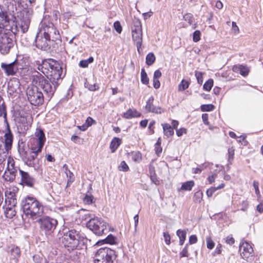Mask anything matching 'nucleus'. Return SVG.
Returning <instances> with one entry per match:
<instances>
[{
  "label": "nucleus",
  "instance_id": "nucleus-21",
  "mask_svg": "<svg viewBox=\"0 0 263 263\" xmlns=\"http://www.w3.org/2000/svg\"><path fill=\"white\" fill-rule=\"evenodd\" d=\"M132 37L135 44H136L137 50L139 51L142 43V31H138L132 32Z\"/></svg>",
  "mask_w": 263,
  "mask_h": 263
},
{
  "label": "nucleus",
  "instance_id": "nucleus-9",
  "mask_svg": "<svg viewBox=\"0 0 263 263\" xmlns=\"http://www.w3.org/2000/svg\"><path fill=\"white\" fill-rule=\"evenodd\" d=\"M40 30L51 40H53L54 47H59L61 43V37L59 30L54 24L50 22H42Z\"/></svg>",
  "mask_w": 263,
  "mask_h": 263
},
{
  "label": "nucleus",
  "instance_id": "nucleus-22",
  "mask_svg": "<svg viewBox=\"0 0 263 263\" xmlns=\"http://www.w3.org/2000/svg\"><path fill=\"white\" fill-rule=\"evenodd\" d=\"M141 116V114L136 109H128L123 115V117L129 119L133 118L139 117Z\"/></svg>",
  "mask_w": 263,
  "mask_h": 263
},
{
  "label": "nucleus",
  "instance_id": "nucleus-27",
  "mask_svg": "<svg viewBox=\"0 0 263 263\" xmlns=\"http://www.w3.org/2000/svg\"><path fill=\"white\" fill-rule=\"evenodd\" d=\"M176 234L179 238V245H183L186 239V230H178Z\"/></svg>",
  "mask_w": 263,
  "mask_h": 263
},
{
  "label": "nucleus",
  "instance_id": "nucleus-5",
  "mask_svg": "<svg viewBox=\"0 0 263 263\" xmlns=\"http://www.w3.org/2000/svg\"><path fill=\"white\" fill-rule=\"evenodd\" d=\"M20 30L14 28L13 30H0V53L5 55L14 46V36Z\"/></svg>",
  "mask_w": 263,
  "mask_h": 263
},
{
  "label": "nucleus",
  "instance_id": "nucleus-38",
  "mask_svg": "<svg viewBox=\"0 0 263 263\" xmlns=\"http://www.w3.org/2000/svg\"><path fill=\"white\" fill-rule=\"evenodd\" d=\"M16 214L15 211L11 206H8L6 209V217L9 218H12Z\"/></svg>",
  "mask_w": 263,
  "mask_h": 263
},
{
  "label": "nucleus",
  "instance_id": "nucleus-52",
  "mask_svg": "<svg viewBox=\"0 0 263 263\" xmlns=\"http://www.w3.org/2000/svg\"><path fill=\"white\" fill-rule=\"evenodd\" d=\"M217 190L215 189V187H211L210 189H208L206 194L208 197H211L213 194Z\"/></svg>",
  "mask_w": 263,
  "mask_h": 263
},
{
  "label": "nucleus",
  "instance_id": "nucleus-14",
  "mask_svg": "<svg viewBox=\"0 0 263 263\" xmlns=\"http://www.w3.org/2000/svg\"><path fill=\"white\" fill-rule=\"evenodd\" d=\"M18 62L16 59L9 64L2 63L1 67L7 76H14L18 71Z\"/></svg>",
  "mask_w": 263,
  "mask_h": 263
},
{
  "label": "nucleus",
  "instance_id": "nucleus-63",
  "mask_svg": "<svg viewBox=\"0 0 263 263\" xmlns=\"http://www.w3.org/2000/svg\"><path fill=\"white\" fill-rule=\"evenodd\" d=\"M208 118H209L208 114H202V121L206 125H209V123L208 122Z\"/></svg>",
  "mask_w": 263,
  "mask_h": 263
},
{
  "label": "nucleus",
  "instance_id": "nucleus-46",
  "mask_svg": "<svg viewBox=\"0 0 263 263\" xmlns=\"http://www.w3.org/2000/svg\"><path fill=\"white\" fill-rule=\"evenodd\" d=\"M203 73L200 71H195V77L197 79V82L199 84H201L203 82Z\"/></svg>",
  "mask_w": 263,
  "mask_h": 263
},
{
  "label": "nucleus",
  "instance_id": "nucleus-3",
  "mask_svg": "<svg viewBox=\"0 0 263 263\" xmlns=\"http://www.w3.org/2000/svg\"><path fill=\"white\" fill-rule=\"evenodd\" d=\"M21 205L24 214L32 219L41 217L44 213L43 205L33 197H26L22 201Z\"/></svg>",
  "mask_w": 263,
  "mask_h": 263
},
{
  "label": "nucleus",
  "instance_id": "nucleus-16",
  "mask_svg": "<svg viewBox=\"0 0 263 263\" xmlns=\"http://www.w3.org/2000/svg\"><path fill=\"white\" fill-rule=\"evenodd\" d=\"M35 136L36 138L34 141L33 146H36L38 148L39 151H42V148L44 145L46 138L43 129L40 128H37L35 133Z\"/></svg>",
  "mask_w": 263,
  "mask_h": 263
},
{
  "label": "nucleus",
  "instance_id": "nucleus-51",
  "mask_svg": "<svg viewBox=\"0 0 263 263\" xmlns=\"http://www.w3.org/2000/svg\"><path fill=\"white\" fill-rule=\"evenodd\" d=\"M240 73L243 76H246L249 73L248 69L242 65H240L239 67Z\"/></svg>",
  "mask_w": 263,
  "mask_h": 263
},
{
  "label": "nucleus",
  "instance_id": "nucleus-15",
  "mask_svg": "<svg viewBox=\"0 0 263 263\" xmlns=\"http://www.w3.org/2000/svg\"><path fill=\"white\" fill-rule=\"evenodd\" d=\"M18 171L21 176V184L28 187H33L36 182L35 179L27 172L21 169H18Z\"/></svg>",
  "mask_w": 263,
  "mask_h": 263
},
{
  "label": "nucleus",
  "instance_id": "nucleus-31",
  "mask_svg": "<svg viewBox=\"0 0 263 263\" xmlns=\"http://www.w3.org/2000/svg\"><path fill=\"white\" fill-rule=\"evenodd\" d=\"M117 238L111 234L108 235L105 239L102 240V241L105 243H109L110 245L116 243Z\"/></svg>",
  "mask_w": 263,
  "mask_h": 263
},
{
  "label": "nucleus",
  "instance_id": "nucleus-58",
  "mask_svg": "<svg viewBox=\"0 0 263 263\" xmlns=\"http://www.w3.org/2000/svg\"><path fill=\"white\" fill-rule=\"evenodd\" d=\"M155 124V121H151L148 125V130L150 135L154 133V129L153 128L154 125Z\"/></svg>",
  "mask_w": 263,
  "mask_h": 263
},
{
  "label": "nucleus",
  "instance_id": "nucleus-43",
  "mask_svg": "<svg viewBox=\"0 0 263 263\" xmlns=\"http://www.w3.org/2000/svg\"><path fill=\"white\" fill-rule=\"evenodd\" d=\"M188 248H189V244L187 243L185 245L184 248L182 249V250L179 253L180 258L189 256V254L188 252Z\"/></svg>",
  "mask_w": 263,
  "mask_h": 263
},
{
  "label": "nucleus",
  "instance_id": "nucleus-55",
  "mask_svg": "<svg viewBox=\"0 0 263 263\" xmlns=\"http://www.w3.org/2000/svg\"><path fill=\"white\" fill-rule=\"evenodd\" d=\"M163 237L164 238V240L165 243L167 245H170L171 243V237L168 232H164L163 233Z\"/></svg>",
  "mask_w": 263,
  "mask_h": 263
},
{
  "label": "nucleus",
  "instance_id": "nucleus-48",
  "mask_svg": "<svg viewBox=\"0 0 263 263\" xmlns=\"http://www.w3.org/2000/svg\"><path fill=\"white\" fill-rule=\"evenodd\" d=\"M193 40L194 42H197L200 40V32L199 30H196L194 32Z\"/></svg>",
  "mask_w": 263,
  "mask_h": 263
},
{
  "label": "nucleus",
  "instance_id": "nucleus-18",
  "mask_svg": "<svg viewBox=\"0 0 263 263\" xmlns=\"http://www.w3.org/2000/svg\"><path fill=\"white\" fill-rule=\"evenodd\" d=\"M154 100V98L153 96L148 99L145 106L146 111L155 114H161L163 112V109L159 106H154L153 104Z\"/></svg>",
  "mask_w": 263,
  "mask_h": 263
},
{
  "label": "nucleus",
  "instance_id": "nucleus-35",
  "mask_svg": "<svg viewBox=\"0 0 263 263\" xmlns=\"http://www.w3.org/2000/svg\"><path fill=\"white\" fill-rule=\"evenodd\" d=\"M203 196L202 192L198 191L196 192L193 196V201L195 203H200L202 200Z\"/></svg>",
  "mask_w": 263,
  "mask_h": 263
},
{
  "label": "nucleus",
  "instance_id": "nucleus-26",
  "mask_svg": "<svg viewBox=\"0 0 263 263\" xmlns=\"http://www.w3.org/2000/svg\"><path fill=\"white\" fill-rule=\"evenodd\" d=\"M164 134L167 137H170L173 135L174 132L171 125L165 123L162 125Z\"/></svg>",
  "mask_w": 263,
  "mask_h": 263
},
{
  "label": "nucleus",
  "instance_id": "nucleus-44",
  "mask_svg": "<svg viewBox=\"0 0 263 263\" xmlns=\"http://www.w3.org/2000/svg\"><path fill=\"white\" fill-rule=\"evenodd\" d=\"M11 254L13 257L16 258L20 256V250L17 247H13L11 250Z\"/></svg>",
  "mask_w": 263,
  "mask_h": 263
},
{
  "label": "nucleus",
  "instance_id": "nucleus-25",
  "mask_svg": "<svg viewBox=\"0 0 263 263\" xmlns=\"http://www.w3.org/2000/svg\"><path fill=\"white\" fill-rule=\"evenodd\" d=\"M121 143V140L119 138H114L110 144V148L112 153L115 152Z\"/></svg>",
  "mask_w": 263,
  "mask_h": 263
},
{
  "label": "nucleus",
  "instance_id": "nucleus-17",
  "mask_svg": "<svg viewBox=\"0 0 263 263\" xmlns=\"http://www.w3.org/2000/svg\"><path fill=\"white\" fill-rule=\"evenodd\" d=\"M239 251L240 255L244 259L249 258L252 256L253 253V249L252 246L247 242H242L240 244Z\"/></svg>",
  "mask_w": 263,
  "mask_h": 263
},
{
  "label": "nucleus",
  "instance_id": "nucleus-64",
  "mask_svg": "<svg viewBox=\"0 0 263 263\" xmlns=\"http://www.w3.org/2000/svg\"><path fill=\"white\" fill-rule=\"evenodd\" d=\"M86 123L87 124V126H91L93 123H96V121L91 117H89L86 120Z\"/></svg>",
  "mask_w": 263,
  "mask_h": 263
},
{
  "label": "nucleus",
  "instance_id": "nucleus-61",
  "mask_svg": "<svg viewBox=\"0 0 263 263\" xmlns=\"http://www.w3.org/2000/svg\"><path fill=\"white\" fill-rule=\"evenodd\" d=\"M153 81L154 87L156 89L159 88L160 86V82L158 79L153 78Z\"/></svg>",
  "mask_w": 263,
  "mask_h": 263
},
{
  "label": "nucleus",
  "instance_id": "nucleus-54",
  "mask_svg": "<svg viewBox=\"0 0 263 263\" xmlns=\"http://www.w3.org/2000/svg\"><path fill=\"white\" fill-rule=\"evenodd\" d=\"M221 247L222 246L221 244L219 243L216 247V248L214 252H213V256H215L216 255L220 254L221 253Z\"/></svg>",
  "mask_w": 263,
  "mask_h": 263
},
{
  "label": "nucleus",
  "instance_id": "nucleus-39",
  "mask_svg": "<svg viewBox=\"0 0 263 263\" xmlns=\"http://www.w3.org/2000/svg\"><path fill=\"white\" fill-rule=\"evenodd\" d=\"M95 201L94 197L91 195H86L83 199V201L85 204H90Z\"/></svg>",
  "mask_w": 263,
  "mask_h": 263
},
{
  "label": "nucleus",
  "instance_id": "nucleus-56",
  "mask_svg": "<svg viewBox=\"0 0 263 263\" xmlns=\"http://www.w3.org/2000/svg\"><path fill=\"white\" fill-rule=\"evenodd\" d=\"M3 115H4V117L6 120L7 116L6 106L0 105V117L2 116Z\"/></svg>",
  "mask_w": 263,
  "mask_h": 263
},
{
  "label": "nucleus",
  "instance_id": "nucleus-7",
  "mask_svg": "<svg viewBox=\"0 0 263 263\" xmlns=\"http://www.w3.org/2000/svg\"><path fill=\"white\" fill-rule=\"evenodd\" d=\"M35 86L28 87L26 95L28 101L31 104L34 106H40L43 104L44 99L47 100L46 98L45 94L43 95V92L40 90L42 88L39 86V84H34Z\"/></svg>",
  "mask_w": 263,
  "mask_h": 263
},
{
  "label": "nucleus",
  "instance_id": "nucleus-20",
  "mask_svg": "<svg viewBox=\"0 0 263 263\" xmlns=\"http://www.w3.org/2000/svg\"><path fill=\"white\" fill-rule=\"evenodd\" d=\"M20 83L17 79H14L8 82V89L10 95H13L20 89Z\"/></svg>",
  "mask_w": 263,
  "mask_h": 263
},
{
  "label": "nucleus",
  "instance_id": "nucleus-23",
  "mask_svg": "<svg viewBox=\"0 0 263 263\" xmlns=\"http://www.w3.org/2000/svg\"><path fill=\"white\" fill-rule=\"evenodd\" d=\"M18 127L22 132H25L31 127V123L27 119L23 118L21 120V122H19Z\"/></svg>",
  "mask_w": 263,
  "mask_h": 263
},
{
  "label": "nucleus",
  "instance_id": "nucleus-36",
  "mask_svg": "<svg viewBox=\"0 0 263 263\" xmlns=\"http://www.w3.org/2000/svg\"><path fill=\"white\" fill-rule=\"evenodd\" d=\"M213 80L209 79L205 82L203 86V89L206 91H210L212 86H213Z\"/></svg>",
  "mask_w": 263,
  "mask_h": 263
},
{
  "label": "nucleus",
  "instance_id": "nucleus-11",
  "mask_svg": "<svg viewBox=\"0 0 263 263\" xmlns=\"http://www.w3.org/2000/svg\"><path fill=\"white\" fill-rule=\"evenodd\" d=\"M87 227L94 234L101 236L107 231V223L101 217H93L86 223Z\"/></svg>",
  "mask_w": 263,
  "mask_h": 263
},
{
  "label": "nucleus",
  "instance_id": "nucleus-47",
  "mask_svg": "<svg viewBox=\"0 0 263 263\" xmlns=\"http://www.w3.org/2000/svg\"><path fill=\"white\" fill-rule=\"evenodd\" d=\"M120 171L127 172L129 170L128 166L124 161H122L119 166Z\"/></svg>",
  "mask_w": 263,
  "mask_h": 263
},
{
  "label": "nucleus",
  "instance_id": "nucleus-45",
  "mask_svg": "<svg viewBox=\"0 0 263 263\" xmlns=\"http://www.w3.org/2000/svg\"><path fill=\"white\" fill-rule=\"evenodd\" d=\"M214 106L212 104H205L201 106V110L202 111H210L214 109Z\"/></svg>",
  "mask_w": 263,
  "mask_h": 263
},
{
  "label": "nucleus",
  "instance_id": "nucleus-13",
  "mask_svg": "<svg viewBox=\"0 0 263 263\" xmlns=\"http://www.w3.org/2000/svg\"><path fill=\"white\" fill-rule=\"evenodd\" d=\"M18 169L20 168L15 166V161L13 158L9 157L7 159V167L3 175V178L7 181L13 182Z\"/></svg>",
  "mask_w": 263,
  "mask_h": 263
},
{
  "label": "nucleus",
  "instance_id": "nucleus-53",
  "mask_svg": "<svg viewBox=\"0 0 263 263\" xmlns=\"http://www.w3.org/2000/svg\"><path fill=\"white\" fill-rule=\"evenodd\" d=\"M8 202H9L8 206L10 205V206H11L13 208L16 206L17 203L16 199L13 196L8 200Z\"/></svg>",
  "mask_w": 263,
  "mask_h": 263
},
{
  "label": "nucleus",
  "instance_id": "nucleus-34",
  "mask_svg": "<svg viewBox=\"0 0 263 263\" xmlns=\"http://www.w3.org/2000/svg\"><path fill=\"white\" fill-rule=\"evenodd\" d=\"M141 81L145 85H147L149 83V79L144 68H142L141 71Z\"/></svg>",
  "mask_w": 263,
  "mask_h": 263
},
{
  "label": "nucleus",
  "instance_id": "nucleus-62",
  "mask_svg": "<svg viewBox=\"0 0 263 263\" xmlns=\"http://www.w3.org/2000/svg\"><path fill=\"white\" fill-rule=\"evenodd\" d=\"M155 151L156 154L159 156L160 153H162V148L160 145H157L155 144Z\"/></svg>",
  "mask_w": 263,
  "mask_h": 263
},
{
  "label": "nucleus",
  "instance_id": "nucleus-42",
  "mask_svg": "<svg viewBox=\"0 0 263 263\" xmlns=\"http://www.w3.org/2000/svg\"><path fill=\"white\" fill-rule=\"evenodd\" d=\"M33 260L35 263H45V258H43L40 255L35 254L33 256Z\"/></svg>",
  "mask_w": 263,
  "mask_h": 263
},
{
  "label": "nucleus",
  "instance_id": "nucleus-33",
  "mask_svg": "<svg viewBox=\"0 0 263 263\" xmlns=\"http://www.w3.org/2000/svg\"><path fill=\"white\" fill-rule=\"evenodd\" d=\"M142 31V25L140 21L138 19H135L133 21V31Z\"/></svg>",
  "mask_w": 263,
  "mask_h": 263
},
{
  "label": "nucleus",
  "instance_id": "nucleus-4",
  "mask_svg": "<svg viewBox=\"0 0 263 263\" xmlns=\"http://www.w3.org/2000/svg\"><path fill=\"white\" fill-rule=\"evenodd\" d=\"M18 152L25 165L29 167H33L35 171L40 170L41 164L40 163V159L37 158V155L41 151H39L38 148H36V146H32L30 151H26L24 147H22L19 145Z\"/></svg>",
  "mask_w": 263,
  "mask_h": 263
},
{
  "label": "nucleus",
  "instance_id": "nucleus-24",
  "mask_svg": "<svg viewBox=\"0 0 263 263\" xmlns=\"http://www.w3.org/2000/svg\"><path fill=\"white\" fill-rule=\"evenodd\" d=\"M149 173L151 180L152 182L155 184H158L159 183V181L157 178L155 167L152 165H150L149 166Z\"/></svg>",
  "mask_w": 263,
  "mask_h": 263
},
{
  "label": "nucleus",
  "instance_id": "nucleus-37",
  "mask_svg": "<svg viewBox=\"0 0 263 263\" xmlns=\"http://www.w3.org/2000/svg\"><path fill=\"white\" fill-rule=\"evenodd\" d=\"M189 82L184 80H182L178 85V90L183 91L187 89L189 86Z\"/></svg>",
  "mask_w": 263,
  "mask_h": 263
},
{
  "label": "nucleus",
  "instance_id": "nucleus-40",
  "mask_svg": "<svg viewBox=\"0 0 263 263\" xmlns=\"http://www.w3.org/2000/svg\"><path fill=\"white\" fill-rule=\"evenodd\" d=\"M183 19L187 22L190 25L192 24L194 22L193 15L191 13H186L184 15Z\"/></svg>",
  "mask_w": 263,
  "mask_h": 263
},
{
  "label": "nucleus",
  "instance_id": "nucleus-2",
  "mask_svg": "<svg viewBox=\"0 0 263 263\" xmlns=\"http://www.w3.org/2000/svg\"><path fill=\"white\" fill-rule=\"evenodd\" d=\"M13 5L7 7L0 5V29L13 30L14 28L25 33L28 30L31 18V11L23 9L17 12L16 17H14Z\"/></svg>",
  "mask_w": 263,
  "mask_h": 263
},
{
  "label": "nucleus",
  "instance_id": "nucleus-29",
  "mask_svg": "<svg viewBox=\"0 0 263 263\" xmlns=\"http://www.w3.org/2000/svg\"><path fill=\"white\" fill-rule=\"evenodd\" d=\"M194 182L193 180L186 181L182 184L181 190L190 191L194 186Z\"/></svg>",
  "mask_w": 263,
  "mask_h": 263
},
{
  "label": "nucleus",
  "instance_id": "nucleus-60",
  "mask_svg": "<svg viewBox=\"0 0 263 263\" xmlns=\"http://www.w3.org/2000/svg\"><path fill=\"white\" fill-rule=\"evenodd\" d=\"M176 129V135L178 137L181 136L183 133L185 134L186 132V129L184 128H181L179 129Z\"/></svg>",
  "mask_w": 263,
  "mask_h": 263
},
{
  "label": "nucleus",
  "instance_id": "nucleus-8",
  "mask_svg": "<svg viewBox=\"0 0 263 263\" xmlns=\"http://www.w3.org/2000/svg\"><path fill=\"white\" fill-rule=\"evenodd\" d=\"M36 222L39 224L41 233L47 236L52 234L58 225V221L55 219L47 216H41L36 220Z\"/></svg>",
  "mask_w": 263,
  "mask_h": 263
},
{
  "label": "nucleus",
  "instance_id": "nucleus-10",
  "mask_svg": "<svg viewBox=\"0 0 263 263\" xmlns=\"http://www.w3.org/2000/svg\"><path fill=\"white\" fill-rule=\"evenodd\" d=\"M117 255L114 250L109 248H101L96 253L94 257L95 263H113Z\"/></svg>",
  "mask_w": 263,
  "mask_h": 263
},
{
  "label": "nucleus",
  "instance_id": "nucleus-30",
  "mask_svg": "<svg viewBox=\"0 0 263 263\" xmlns=\"http://www.w3.org/2000/svg\"><path fill=\"white\" fill-rule=\"evenodd\" d=\"M93 58L92 57H90L87 60H83L80 61L79 65L81 67L86 68L88 67L89 64H91L93 62Z\"/></svg>",
  "mask_w": 263,
  "mask_h": 263
},
{
  "label": "nucleus",
  "instance_id": "nucleus-41",
  "mask_svg": "<svg viewBox=\"0 0 263 263\" xmlns=\"http://www.w3.org/2000/svg\"><path fill=\"white\" fill-rule=\"evenodd\" d=\"M206 247L209 249L212 250L215 246V243L210 236L206 238Z\"/></svg>",
  "mask_w": 263,
  "mask_h": 263
},
{
  "label": "nucleus",
  "instance_id": "nucleus-49",
  "mask_svg": "<svg viewBox=\"0 0 263 263\" xmlns=\"http://www.w3.org/2000/svg\"><path fill=\"white\" fill-rule=\"evenodd\" d=\"M133 159L135 161H139L141 159V154L139 152H136L132 153Z\"/></svg>",
  "mask_w": 263,
  "mask_h": 263
},
{
  "label": "nucleus",
  "instance_id": "nucleus-28",
  "mask_svg": "<svg viewBox=\"0 0 263 263\" xmlns=\"http://www.w3.org/2000/svg\"><path fill=\"white\" fill-rule=\"evenodd\" d=\"M65 167V173L66 174L67 177L68 178L67 180V186L70 185L71 183H72L74 180V176L73 174L70 172L69 170L67 168V166L66 164L64 165V167Z\"/></svg>",
  "mask_w": 263,
  "mask_h": 263
},
{
  "label": "nucleus",
  "instance_id": "nucleus-32",
  "mask_svg": "<svg viewBox=\"0 0 263 263\" xmlns=\"http://www.w3.org/2000/svg\"><path fill=\"white\" fill-rule=\"evenodd\" d=\"M156 57L152 52L149 53L146 57V64L148 65H152L155 61Z\"/></svg>",
  "mask_w": 263,
  "mask_h": 263
},
{
  "label": "nucleus",
  "instance_id": "nucleus-1",
  "mask_svg": "<svg viewBox=\"0 0 263 263\" xmlns=\"http://www.w3.org/2000/svg\"><path fill=\"white\" fill-rule=\"evenodd\" d=\"M37 69L46 76L42 75L39 72L33 76L32 82L39 84L42 88L46 98L50 100L53 96L57 88L64 76L62 77L63 68L57 61L52 59H45L39 64Z\"/></svg>",
  "mask_w": 263,
  "mask_h": 263
},
{
  "label": "nucleus",
  "instance_id": "nucleus-6",
  "mask_svg": "<svg viewBox=\"0 0 263 263\" xmlns=\"http://www.w3.org/2000/svg\"><path fill=\"white\" fill-rule=\"evenodd\" d=\"M62 243L68 249H76L79 245L80 232L74 229L64 228L63 230Z\"/></svg>",
  "mask_w": 263,
  "mask_h": 263
},
{
  "label": "nucleus",
  "instance_id": "nucleus-12",
  "mask_svg": "<svg viewBox=\"0 0 263 263\" xmlns=\"http://www.w3.org/2000/svg\"><path fill=\"white\" fill-rule=\"evenodd\" d=\"M35 43L37 48L44 51L53 50L58 48L54 46L53 40H51L40 30L36 35Z\"/></svg>",
  "mask_w": 263,
  "mask_h": 263
},
{
  "label": "nucleus",
  "instance_id": "nucleus-59",
  "mask_svg": "<svg viewBox=\"0 0 263 263\" xmlns=\"http://www.w3.org/2000/svg\"><path fill=\"white\" fill-rule=\"evenodd\" d=\"M197 241V237L195 235H192L189 237V243L194 244Z\"/></svg>",
  "mask_w": 263,
  "mask_h": 263
},
{
  "label": "nucleus",
  "instance_id": "nucleus-57",
  "mask_svg": "<svg viewBox=\"0 0 263 263\" xmlns=\"http://www.w3.org/2000/svg\"><path fill=\"white\" fill-rule=\"evenodd\" d=\"M253 186L254 187L256 194L258 195L259 194V182L256 180H254L253 181Z\"/></svg>",
  "mask_w": 263,
  "mask_h": 263
},
{
  "label": "nucleus",
  "instance_id": "nucleus-50",
  "mask_svg": "<svg viewBox=\"0 0 263 263\" xmlns=\"http://www.w3.org/2000/svg\"><path fill=\"white\" fill-rule=\"evenodd\" d=\"M114 26L115 29L118 33H120L122 32V28L120 23L119 21L115 22L114 23Z\"/></svg>",
  "mask_w": 263,
  "mask_h": 263
},
{
  "label": "nucleus",
  "instance_id": "nucleus-19",
  "mask_svg": "<svg viewBox=\"0 0 263 263\" xmlns=\"http://www.w3.org/2000/svg\"><path fill=\"white\" fill-rule=\"evenodd\" d=\"M5 149L7 152L12 148L13 140V134L11 132L9 127H8L7 132L4 135Z\"/></svg>",
  "mask_w": 263,
  "mask_h": 263
}]
</instances>
